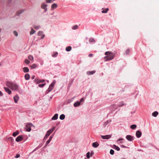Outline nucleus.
I'll use <instances>...</instances> for the list:
<instances>
[{
  "label": "nucleus",
  "instance_id": "nucleus-37",
  "mask_svg": "<svg viewBox=\"0 0 159 159\" xmlns=\"http://www.w3.org/2000/svg\"><path fill=\"white\" fill-rule=\"evenodd\" d=\"M34 27L35 29H39L40 28V26L39 25H34Z\"/></svg>",
  "mask_w": 159,
  "mask_h": 159
},
{
  "label": "nucleus",
  "instance_id": "nucleus-46",
  "mask_svg": "<svg viewBox=\"0 0 159 159\" xmlns=\"http://www.w3.org/2000/svg\"><path fill=\"white\" fill-rule=\"evenodd\" d=\"M108 123V121H107L106 122H105V123L104 124V126H105Z\"/></svg>",
  "mask_w": 159,
  "mask_h": 159
},
{
  "label": "nucleus",
  "instance_id": "nucleus-61",
  "mask_svg": "<svg viewBox=\"0 0 159 159\" xmlns=\"http://www.w3.org/2000/svg\"><path fill=\"white\" fill-rule=\"evenodd\" d=\"M1 53H0V56H1Z\"/></svg>",
  "mask_w": 159,
  "mask_h": 159
},
{
  "label": "nucleus",
  "instance_id": "nucleus-38",
  "mask_svg": "<svg viewBox=\"0 0 159 159\" xmlns=\"http://www.w3.org/2000/svg\"><path fill=\"white\" fill-rule=\"evenodd\" d=\"M46 2L47 3H50L52 2V0H45Z\"/></svg>",
  "mask_w": 159,
  "mask_h": 159
},
{
  "label": "nucleus",
  "instance_id": "nucleus-2",
  "mask_svg": "<svg viewBox=\"0 0 159 159\" xmlns=\"http://www.w3.org/2000/svg\"><path fill=\"white\" fill-rule=\"evenodd\" d=\"M6 85L7 86L10 88L12 90L17 91L18 89V86L14 83L7 81V82Z\"/></svg>",
  "mask_w": 159,
  "mask_h": 159
},
{
  "label": "nucleus",
  "instance_id": "nucleus-47",
  "mask_svg": "<svg viewBox=\"0 0 159 159\" xmlns=\"http://www.w3.org/2000/svg\"><path fill=\"white\" fill-rule=\"evenodd\" d=\"M20 157V155L19 154H16V156L15 157L16 158H19Z\"/></svg>",
  "mask_w": 159,
  "mask_h": 159
},
{
  "label": "nucleus",
  "instance_id": "nucleus-23",
  "mask_svg": "<svg viewBox=\"0 0 159 159\" xmlns=\"http://www.w3.org/2000/svg\"><path fill=\"white\" fill-rule=\"evenodd\" d=\"M80 105V103L79 102H77L74 104V106L75 107H77Z\"/></svg>",
  "mask_w": 159,
  "mask_h": 159
},
{
  "label": "nucleus",
  "instance_id": "nucleus-7",
  "mask_svg": "<svg viewBox=\"0 0 159 159\" xmlns=\"http://www.w3.org/2000/svg\"><path fill=\"white\" fill-rule=\"evenodd\" d=\"M34 82L37 84H39L41 83L44 82L45 81L44 80H40L38 79H36L34 80Z\"/></svg>",
  "mask_w": 159,
  "mask_h": 159
},
{
  "label": "nucleus",
  "instance_id": "nucleus-16",
  "mask_svg": "<svg viewBox=\"0 0 159 159\" xmlns=\"http://www.w3.org/2000/svg\"><path fill=\"white\" fill-rule=\"evenodd\" d=\"M126 104L123 101L120 102H119L118 105V107H121L123 106L124 105H125Z\"/></svg>",
  "mask_w": 159,
  "mask_h": 159
},
{
  "label": "nucleus",
  "instance_id": "nucleus-25",
  "mask_svg": "<svg viewBox=\"0 0 159 159\" xmlns=\"http://www.w3.org/2000/svg\"><path fill=\"white\" fill-rule=\"evenodd\" d=\"M113 147H113V148L114 149H116V150H117V151H119L120 150V148H119L118 147V146H116L115 145H113Z\"/></svg>",
  "mask_w": 159,
  "mask_h": 159
},
{
  "label": "nucleus",
  "instance_id": "nucleus-42",
  "mask_svg": "<svg viewBox=\"0 0 159 159\" xmlns=\"http://www.w3.org/2000/svg\"><path fill=\"white\" fill-rule=\"evenodd\" d=\"M89 155H90V153L89 152L87 153L86 154V157L87 158H90Z\"/></svg>",
  "mask_w": 159,
  "mask_h": 159
},
{
  "label": "nucleus",
  "instance_id": "nucleus-53",
  "mask_svg": "<svg viewBox=\"0 0 159 159\" xmlns=\"http://www.w3.org/2000/svg\"><path fill=\"white\" fill-rule=\"evenodd\" d=\"M3 94L2 92L0 91V96H2Z\"/></svg>",
  "mask_w": 159,
  "mask_h": 159
},
{
  "label": "nucleus",
  "instance_id": "nucleus-43",
  "mask_svg": "<svg viewBox=\"0 0 159 159\" xmlns=\"http://www.w3.org/2000/svg\"><path fill=\"white\" fill-rule=\"evenodd\" d=\"M25 62L26 63H27V64H28L30 62V61L29 60H28L27 59H25Z\"/></svg>",
  "mask_w": 159,
  "mask_h": 159
},
{
  "label": "nucleus",
  "instance_id": "nucleus-31",
  "mask_svg": "<svg viewBox=\"0 0 159 159\" xmlns=\"http://www.w3.org/2000/svg\"><path fill=\"white\" fill-rule=\"evenodd\" d=\"M65 118V115L64 114H61L60 116V119L61 120H63Z\"/></svg>",
  "mask_w": 159,
  "mask_h": 159
},
{
  "label": "nucleus",
  "instance_id": "nucleus-21",
  "mask_svg": "<svg viewBox=\"0 0 159 159\" xmlns=\"http://www.w3.org/2000/svg\"><path fill=\"white\" fill-rule=\"evenodd\" d=\"M23 70L24 72H28L29 71V69L27 67H24L23 68Z\"/></svg>",
  "mask_w": 159,
  "mask_h": 159
},
{
  "label": "nucleus",
  "instance_id": "nucleus-52",
  "mask_svg": "<svg viewBox=\"0 0 159 159\" xmlns=\"http://www.w3.org/2000/svg\"><path fill=\"white\" fill-rule=\"evenodd\" d=\"M48 136H47V135L46 134V135L44 137V139H47Z\"/></svg>",
  "mask_w": 159,
  "mask_h": 159
},
{
  "label": "nucleus",
  "instance_id": "nucleus-54",
  "mask_svg": "<svg viewBox=\"0 0 159 159\" xmlns=\"http://www.w3.org/2000/svg\"><path fill=\"white\" fill-rule=\"evenodd\" d=\"M123 139H119L117 141H120V140H122Z\"/></svg>",
  "mask_w": 159,
  "mask_h": 159
},
{
  "label": "nucleus",
  "instance_id": "nucleus-36",
  "mask_svg": "<svg viewBox=\"0 0 159 159\" xmlns=\"http://www.w3.org/2000/svg\"><path fill=\"white\" fill-rule=\"evenodd\" d=\"M28 59L30 60H32L33 59V57L31 55H30L28 57Z\"/></svg>",
  "mask_w": 159,
  "mask_h": 159
},
{
  "label": "nucleus",
  "instance_id": "nucleus-39",
  "mask_svg": "<svg viewBox=\"0 0 159 159\" xmlns=\"http://www.w3.org/2000/svg\"><path fill=\"white\" fill-rule=\"evenodd\" d=\"M45 85V84H39L38 86L39 87L42 88Z\"/></svg>",
  "mask_w": 159,
  "mask_h": 159
},
{
  "label": "nucleus",
  "instance_id": "nucleus-29",
  "mask_svg": "<svg viewBox=\"0 0 159 159\" xmlns=\"http://www.w3.org/2000/svg\"><path fill=\"white\" fill-rule=\"evenodd\" d=\"M19 131H16V132H14L13 134H12V135L14 136V137H15L18 134H19Z\"/></svg>",
  "mask_w": 159,
  "mask_h": 159
},
{
  "label": "nucleus",
  "instance_id": "nucleus-34",
  "mask_svg": "<svg viewBox=\"0 0 159 159\" xmlns=\"http://www.w3.org/2000/svg\"><path fill=\"white\" fill-rule=\"evenodd\" d=\"M95 72V71H89L87 72V73L89 75H91L93 74Z\"/></svg>",
  "mask_w": 159,
  "mask_h": 159
},
{
  "label": "nucleus",
  "instance_id": "nucleus-12",
  "mask_svg": "<svg viewBox=\"0 0 159 159\" xmlns=\"http://www.w3.org/2000/svg\"><path fill=\"white\" fill-rule=\"evenodd\" d=\"M23 137L22 135H20L18 136L16 139V140L17 142H19L23 139Z\"/></svg>",
  "mask_w": 159,
  "mask_h": 159
},
{
  "label": "nucleus",
  "instance_id": "nucleus-35",
  "mask_svg": "<svg viewBox=\"0 0 159 159\" xmlns=\"http://www.w3.org/2000/svg\"><path fill=\"white\" fill-rule=\"evenodd\" d=\"M37 67V65L35 64H33L32 65L30 66V67L34 69L35 68Z\"/></svg>",
  "mask_w": 159,
  "mask_h": 159
},
{
  "label": "nucleus",
  "instance_id": "nucleus-3",
  "mask_svg": "<svg viewBox=\"0 0 159 159\" xmlns=\"http://www.w3.org/2000/svg\"><path fill=\"white\" fill-rule=\"evenodd\" d=\"M34 127V126L31 123H28L26 126L25 129L27 131L30 132L31 130V128Z\"/></svg>",
  "mask_w": 159,
  "mask_h": 159
},
{
  "label": "nucleus",
  "instance_id": "nucleus-17",
  "mask_svg": "<svg viewBox=\"0 0 159 159\" xmlns=\"http://www.w3.org/2000/svg\"><path fill=\"white\" fill-rule=\"evenodd\" d=\"M99 146V144L97 142H95L94 143H92V146L94 148H97Z\"/></svg>",
  "mask_w": 159,
  "mask_h": 159
},
{
  "label": "nucleus",
  "instance_id": "nucleus-57",
  "mask_svg": "<svg viewBox=\"0 0 159 159\" xmlns=\"http://www.w3.org/2000/svg\"><path fill=\"white\" fill-rule=\"evenodd\" d=\"M121 159H126L125 158H121Z\"/></svg>",
  "mask_w": 159,
  "mask_h": 159
},
{
  "label": "nucleus",
  "instance_id": "nucleus-20",
  "mask_svg": "<svg viewBox=\"0 0 159 159\" xmlns=\"http://www.w3.org/2000/svg\"><path fill=\"white\" fill-rule=\"evenodd\" d=\"M58 115L57 114H56L52 118V120H56L58 118Z\"/></svg>",
  "mask_w": 159,
  "mask_h": 159
},
{
  "label": "nucleus",
  "instance_id": "nucleus-8",
  "mask_svg": "<svg viewBox=\"0 0 159 159\" xmlns=\"http://www.w3.org/2000/svg\"><path fill=\"white\" fill-rule=\"evenodd\" d=\"M47 6V5L44 3H42L41 5V8L42 9H44V11L46 12L47 11V9L46 8V7Z\"/></svg>",
  "mask_w": 159,
  "mask_h": 159
},
{
  "label": "nucleus",
  "instance_id": "nucleus-14",
  "mask_svg": "<svg viewBox=\"0 0 159 159\" xmlns=\"http://www.w3.org/2000/svg\"><path fill=\"white\" fill-rule=\"evenodd\" d=\"M13 98L14 102L15 103H17L19 99V97L18 95H16Z\"/></svg>",
  "mask_w": 159,
  "mask_h": 159
},
{
  "label": "nucleus",
  "instance_id": "nucleus-15",
  "mask_svg": "<svg viewBox=\"0 0 159 159\" xmlns=\"http://www.w3.org/2000/svg\"><path fill=\"white\" fill-rule=\"evenodd\" d=\"M4 88L5 91L7 92L8 94H10L11 93V91L8 88L4 87Z\"/></svg>",
  "mask_w": 159,
  "mask_h": 159
},
{
  "label": "nucleus",
  "instance_id": "nucleus-13",
  "mask_svg": "<svg viewBox=\"0 0 159 159\" xmlns=\"http://www.w3.org/2000/svg\"><path fill=\"white\" fill-rule=\"evenodd\" d=\"M141 135L142 133L140 131L138 130L136 132V135L137 138H140L141 136Z\"/></svg>",
  "mask_w": 159,
  "mask_h": 159
},
{
  "label": "nucleus",
  "instance_id": "nucleus-48",
  "mask_svg": "<svg viewBox=\"0 0 159 159\" xmlns=\"http://www.w3.org/2000/svg\"><path fill=\"white\" fill-rule=\"evenodd\" d=\"M94 41V40L93 39H89V42H93V41Z\"/></svg>",
  "mask_w": 159,
  "mask_h": 159
},
{
  "label": "nucleus",
  "instance_id": "nucleus-27",
  "mask_svg": "<svg viewBox=\"0 0 159 159\" xmlns=\"http://www.w3.org/2000/svg\"><path fill=\"white\" fill-rule=\"evenodd\" d=\"M71 49V47L70 46L67 47L66 49V51H70Z\"/></svg>",
  "mask_w": 159,
  "mask_h": 159
},
{
  "label": "nucleus",
  "instance_id": "nucleus-19",
  "mask_svg": "<svg viewBox=\"0 0 159 159\" xmlns=\"http://www.w3.org/2000/svg\"><path fill=\"white\" fill-rule=\"evenodd\" d=\"M57 5L56 3H53L51 5V9L53 10L57 7Z\"/></svg>",
  "mask_w": 159,
  "mask_h": 159
},
{
  "label": "nucleus",
  "instance_id": "nucleus-28",
  "mask_svg": "<svg viewBox=\"0 0 159 159\" xmlns=\"http://www.w3.org/2000/svg\"><path fill=\"white\" fill-rule=\"evenodd\" d=\"M58 54L57 52H53L52 55V56L53 57H56L57 56Z\"/></svg>",
  "mask_w": 159,
  "mask_h": 159
},
{
  "label": "nucleus",
  "instance_id": "nucleus-45",
  "mask_svg": "<svg viewBox=\"0 0 159 159\" xmlns=\"http://www.w3.org/2000/svg\"><path fill=\"white\" fill-rule=\"evenodd\" d=\"M23 11L22 10H20V11H18L17 12V13H18V14H20L21 13H22Z\"/></svg>",
  "mask_w": 159,
  "mask_h": 159
},
{
  "label": "nucleus",
  "instance_id": "nucleus-30",
  "mask_svg": "<svg viewBox=\"0 0 159 159\" xmlns=\"http://www.w3.org/2000/svg\"><path fill=\"white\" fill-rule=\"evenodd\" d=\"M158 112L156 111L152 113V115L154 117H156L158 115Z\"/></svg>",
  "mask_w": 159,
  "mask_h": 159
},
{
  "label": "nucleus",
  "instance_id": "nucleus-40",
  "mask_svg": "<svg viewBox=\"0 0 159 159\" xmlns=\"http://www.w3.org/2000/svg\"><path fill=\"white\" fill-rule=\"evenodd\" d=\"M114 151L112 149H111L110 150V153L111 155H113L114 154Z\"/></svg>",
  "mask_w": 159,
  "mask_h": 159
},
{
  "label": "nucleus",
  "instance_id": "nucleus-9",
  "mask_svg": "<svg viewBox=\"0 0 159 159\" xmlns=\"http://www.w3.org/2000/svg\"><path fill=\"white\" fill-rule=\"evenodd\" d=\"M101 137L103 139H108L111 138V135H101Z\"/></svg>",
  "mask_w": 159,
  "mask_h": 159
},
{
  "label": "nucleus",
  "instance_id": "nucleus-10",
  "mask_svg": "<svg viewBox=\"0 0 159 159\" xmlns=\"http://www.w3.org/2000/svg\"><path fill=\"white\" fill-rule=\"evenodd\" d=\"M126 139L129 141H132L134 139V138L133 136L130 135H127L126 136Z\"/></svg>",
  "mask_w": 159,
  "mask_h": 159
},
{
  "label": "nucleus",
  "instance_id": "nucleus-58",
  "mask_svg": "<svg viewBox=\"0 0 159 159\" xmlns=\"http://www.w3.org/2000/svg\"><path fill=\"white\" fill-rule=\"evenodd\" d=\"M1 63H0V66H1Z\"/></svg>",
  "mask_w": 159,
  "mask_h": 159
},
{
  "label": "nucleus",
  "instance_id": "nucleus-50",
  "mask_svg": "<svg viewBox=\"0 0 159 159\" xmlns=\"http://www.w3.org/2000/svg\"><path fill=\"white\" fill-rule=\"evenodd\" d=\"M121 147L122 148H127V147L125 146L124 145H122L121 146Z\"/></svg>",
  "mask_w": 159,
  "mask_h": 159
},
{
  "label": "nucleus",
  "instance_id": "nucleus-49",
  "mask_svg": "<svg viewBox=\"0 0 159 159\" xmlns=\"http://www.w3.org/2000/svg\"><path fill=\"white\" fill-rule=\"evenodd\" d=\"M93 55L92 54H89V57H91L93 56Z\"/></svg>",
  "mask_w": 159,
  "mask_h": 159
},
{
  "label": "nucleus",
  "instance_id": "nucleus-26",
  "mask_svg": "<svg viewBox=\"0 0 159 159\" xmlns=\"http://www.w3.org/2000/svg\"><path fill=\"white\" fill-rule=\"evenodd\" d=\"M137 127V126L136 125H131L130 126V128L133 129H136V128Z\"/></svg>",
  "mask_w": 159,
  "mask_h": 159
},
{
  "label": "nucleus",
  "instance_id": "nucleus-33",
  "mask_svg": "<svg viewBox=\"0 0 159 159\" xmlns=\"http://www.w3.org/2000/svg\"><path fill=\"white\" fill-rule=\"evenodd\" d=\"M78 28V26L77 25H75L73 26L72 27V29L73 30H75L77 29Z\"/></svg>",
  "mask_w": 159,
  "mask_h": 159
},
{
  "label": "nucleus",
  "instance_id": "nucleus-51",
  "mask_svg": "<svg viewBox=\"0 0 159 159\" xmlns=\"http://www.w3.org/2000/svg\"><path fill=\"white\" fill-rule=\"evenodd\" d=\"M84 101V99L83 98H82L80 99V102H83Z\"/></svg>",
  "mask_w": 159,
  "mask_h": 159
},
{
  "label": "nucleus",
  "instance_id": "nucleus-59",
  "mask_svg": "<svg viewBox=\"0 0 159 159\" xmlns=\"http://www.w3.org/2000/svg\"><path fill=\"white\" fill-rule=\"evenodd\" d=\"M55 0H52V2H53V1H55Z\"/></svg>",
  "mask_w": 159,
  "mask_h": 159
},
{
  "label": "nucleus",
  "instance_id": "nucleus-11",
  "mask_svg": "<svg viewBox=\"0 0 159 159\" xmlns=\"http://www.w3.org/2000/svg\"><path fill=\"white\" fill-rule=\"evenodd\" d=\"M43 34V32L42 31H39L38 33V36H41V39H43L45 36V35Z\"/></svg>",
  "mask_w": 159,
  "mask_h": 159
},
{
  "label": "nucleus",
  "instance_id": "nucleus-22",
  "mask_svg": "<svg viewBox=\"0 0 159 159\" xmlns=\"http://www.w3.org/2000/svg\"><path fill=\"white\" fill-rule=\"evenodd\" d=\"M102 13H106L107 11L109 10L108 8H106L105 9L102 8Z\"/></svg>",
  "mask_w": 159,
  "mask_h": 159
},
{
  "label": "nucleus",
  "instance_id": "nucleus-5",
  "mask_svg": "<svg viewBox=\"0 0 159 159\" xmlns=\"http://www.w3.org/2000/svg\"><path fill=\"white\" fill-rule=\"evenodd\" d=\"M55 127H53L52 128L48 130L46 133V134L47 135V136H49L52 133V132L55 130Z\"/></svg>",
  "mask_w": 159,
  "mask_h": 159
},
{
  "label": "nucleus",
  "instance_id": "nucleus-60",
  "mask_svg": "<svg viewBox=\"0 0 159 159\" xmlns=\"http://www.w3.org/2000/svg\"><path fill=\"white\" fill-rule=\"evenodd\" d=\"M10 138L11 139H12V137H10Z\"/></svg>",
  "mask_w": 159,
  "mask_h": 159
},
{
  "label": "nucleus",
  "instance_id": "nucleus-1",
  "mask_svg": "<svg viewBox=\"0 0 159 159\" xmlns=\"http://www.w3.org/2000/svg\"><path fill=\"white\" fill-rule=\"evenodd\" d=\"M105 55H106L104 57L105 61H110L114 58L115 53L111 52L108 51L105 52Z\"/></svg>",
  "mask_w": 159,
  "mask_h": 159
},
{
  "label": "nucleus",
  "instance_id": "nucleus-44",
  "mask_svg": "<svg viewBox=\"0 0 159 159\" xmlns=\"http://www.w3.org/2000/svg\"><path fill=\"white\" fill-rule=\"evenodd\" d=\"M130 52V50L129 49H128L126 51L125 53L126 54H128Z\"/></svg>",
  "mask_w": 159,
  "mask_h": 159
},
{
  "label": "nucleus",
  "instance_id": "nucleus-4",
  "mask_svg": "<svg viewBox=\"0 0 159 159\" xmlns=\"http://www.w3.org/2000/svg\"><path fill=\"white\" fill-rule=\"evenodd\" d=\"M56 81L54 80L50 85L48 89L47 90V91H48V92H50L53 89L54 87V85L55 84H56Z\"/></svg>",
  "mask_w": 159,
  "mask_h": 159
},
{
  "label": "nucleus",
  "instance_id": "nucleus-6",
  "mask_svg": "<svg viewBox=\"0 0 159 159\" xmlns=\"http://www.w3.org/2000/svg\"><path fill=\"white\" fill-rule=\"evenodd\" d=\"M110 110L114 111L117 108V107L115 104H111L109 107Z\"/></svg>",
  "mask_w": 159,
  "mask_h": 159
},
{
  "label": "nucleus",
  "instance_id": "nucleus-32",
  "mask_svg": "<svg viewBox=\"0 0 159 159\" xmlns=\"http://www.w3.org/2000/svg\"><path fill=\"white\" fill-rule=\"evenodd\" d=\"M35 30H34L33 28H32L31 29V31H30V35L33 34L34 33H35Z\"/></svg>",
  "mask_w": 159,
  "mask_h": 159
},
{
  "label": "nucleus",
  "instance_id": "nucleus-55",
  "mask_svg": "<svg viewBox=\"0 0 159 159\" xmlns=\"http://www.w3.org/2000/svg\"><path fill=\"white\" fill-rule=\"evenodd\" d=\"M34 76L32 77V79H34Z\"/></svg>",
  "mask_w": 159,
  "mask_h": 159
},
{
  "label": "nucleus",
  "instance_id": "nucleus-56",
  "mask_svg": "<svg viewBox=\"0 0 159 159\" xmlns=\"http://www.w3.org/2000/svg\"><path fill=\"white\" fill-rule=\"evenodd\" d=\"M93 154V153H92V152L91 153V156Z\"/></svg>",
  "mask_w": 159,
  "mask_h": 159
},
{
  "label": "nucleus",
  "instance_id": "nucleus-18",
  "mask_svg": "<svg viewBox=\"0 0 159 159\" xmlns=\"http://www.w3.org/2000/svg\"><path fill=\"white\" fill-rule=\"evenodd\" d=\"M53 135H51L49 139L47 141L46 143V146L51 141Z\"/></svg>",
  "mask_w": 159,
  "mask_h": 159
},
{
  "label": "nucleus",
  "instance_id": "nucleus-41",
  "mask_svg": "<svg viewBox=\"0 0 159 159\" xmlns=\"http://www.w3.org/2000/svg\"><path fill=\"white\" fill-rule=\"evenodd\" d=\"M13 34H14L16 36H18V34L17 32L16 31H14Z\"/></svg>",
  "mask_w": 159,
  "mask_h": 159
},
{
  "label": "nucleus",
  "instance_id": "nucleus-24",
  "mask_svg": "<svg viewBox=\"0 0 159 159\" xmlns=\"http://www.w3.org/2000/svg\"><path fill=\"white\" fill-rule=\"evenodd\" d=\"M25 77L26 80H28L30 78V75L29 74H26L25 76Z\"/></svg>",
  "mask_w": 159,
  "mask_h": 159
}]
</instances>
